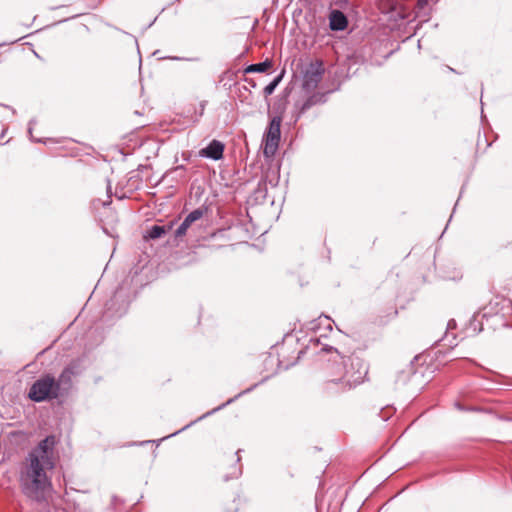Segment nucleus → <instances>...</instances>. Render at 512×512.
<instances>
[{
  "mask_svg": "<svg viewBox=\"0 0 512 512\" xmlns=\"http://www.w3.org/2000/svg\"><path fill=\"white\" fill-rule=\"evenodd\" d=\"M57 440L49 435L29 453L25 470L21 477L23 493L36 502H46L52 492V483L47 476V470L55 466L54 448Z\"/></svg>",
  "mask_w": 512,
  "mask_h": 512,
  "instance_id": "f257e3e1",
  "label": "nucleus"
},
{
  "mask_svg": "<svg viewBox=\"0 0 512 512\" xmlns=\"http://www.w3.org/2000/svg\"><path fill=\"white\" fill-rule=\"evenodd\" d=\"M332 354L324 369L323 392L329 396L351 390L362 383L368 373L365 362L359 357L342 356L333 347L322 348Z\"/></svg>",
  "mask_w": 512,
  "mask_h": 512,
  "instance_id": "f03ea898",
  "label": "nucleus"
},
{
  "mask_svg": "<svg viewBox=\"0 0 512 512\" xmlns=\"http://www.w3.org/2000/svg\"><path fill=\"white\" fill-rule=\"evenodd\" d=\"M60 396V383L54 376L46 374L38 378L28 391V398L33 402H44Z\"/></svg>",
  "mask_w": 512,
  "mask_h": 512,
  "instance_id": "7ed1b4c3",
  "label": "nucleus"
},
{
  "mask_svg": "<svg viewBox=\"0 0 512 512\" xmlns=\"http://www.w3.org/2000/svg\"><path fill=\"white\" fill-rule=\"evenodd\" d=\"M280 126L281 118L273 117L265 133L263 153L266 157L273 156L278 148L281 136Z\"/></svg>",
  "mask_w": 512,
  "mask_h": 512,
  "instance_id": "20e7f679",
  "label": "nucleus"
},
{
  "mask_svg": "<svg viewBox=\"0 0 512 512\" xmlns=\"http://www.w3.org/2000/svg\"><path fill=\"white\" fill-rule=\"evenodd\" d=\"M324 74V67L321 61H317L316 63H312L305 75H304V87L306 89H315L318 83L321 81L322 76Z\"/></svg>",
  "mask_w": 512,
  "mask_h": 512,
  "instance_id": "39448f33",
  "label": "nucleus"
},
{
  "mask_svg": "<svg viewBox=\"0 0 512 512\" xmlns=\"http://www.w3.org/2000/svg\"><path fill=\"white\" fill-rule=\"evenodd\" d=\"M204 210L201 208H197L190 212L183 222L178 226V228L175 230V238L181 239L187 234L188 229L191 227V225L201 219L203 217Z\"/></svg>",
  "mask_w": 512,
  "mask_h": 512,
  "instance_id": "423d86ee",
  "label": "nucleus"
},
{
  "mask_svg": "<svg viewBox=\"0 0 512 512\" xmlns=\"http://www.w3.org/2000/svg\"><path fill=\"white\" fill-rule=\"evenodd\" d=\"M224 149L225 145L221 141L214 139L207 147L199 151V155L217 161L223 158Z\"/></svg>",
  "mask_w": 512,
  "mask_h": 512,
  "instance_id": "0eeeda50",
  "label": "nucleus"
},
{
  "mask_svg": "<svg viewBox=\"0 0 512 512\" xmlns=\"http://www.w3.org/2000/svg\"><path fill=\"white\" fill-rule=\"evenodd\" d=\"M348 25L347 17L340 10H332L329 16V26L333 31H343Z\"/></svg>",
  "mask_w": 512,
  "mask_h": 512,
  "instance_id": "6e6552de",
  "label": "nucleus"
},
{
  "mask_svg": "<svg viewBox=\"0 0 512 512\" xmlns=\"http://www.w3.org/2000/svg\"><path fill=\"white\" fill-rule=\"evenodd\" d=\"M173 223L168 225H153L148 231V237L151 239H158L171 231Z\"/></svg>",
  "mask_w": 512,
  "mask_h": 512,
  "instance_id": "1a4fd4ad",
  "label": "nucleus"
},
{
  "mask_svg": "<svg viewBox=\"0 0 512 512\" xmlns=\"http://www.w3.org/2000/svg\"><path fill=\"white\" fill-rule=\"evenodd\" d=\"M272 67V61L266 59L263 62L251 64L245 68V73H254V72H266L268 69Z\"/></svg>",
  "mask_w": 512,
  "mask_h": 512,
  "instance_id": "9d476101",
  "label": "nucleus"
},
{
  "mask_svg": "<svg viewBox=\"0 0 512 512\" xmlns=\"http://www.w3.org/2000/svg\"><path fill=\"white\" fill-rule=\"evenodd\" d=\"M74 374H75L74 368L72 366H68L62 371L57 382H59L60 385L62 383H67L71 380V377Z\"/></svg>",
  "mask_w": 512,
  "mask_h": 512,
  "instance_id": "9b49d317",
  "label": "nucleus"
},
{
  "mask_svg": "<svg viewBox=\"0 0 512 512\" xmlns=\"http://www.w3.org/2000/svg\"><path fill=\"white\" fill-rule=\"evenodd\" d=\"M282 79V74L277 76L272 82L265 86L263 92L265 96L271 95Z\"/></svg>",
  "mask_w": 512,
  "mask_h": 512,
  "instance_id": "f8f14e48",
  "label": "nucleus"
},
{
  "mask_svg": "<svg viewBox=\"0 0 512 512\" xmlns=\"http://www.w3.org/2000/svg\"><path fill=\"white\" fill-rule=\"evenodd\" d=\"M55 512H68L65 508H60L55 504Z\"/></svg>",
  "mask_w": 512,
  "mask_h": 512,
  "instance_id": "ddd939ff",
  "label": "nucleus"
},
{
  "mask_svg": "<svg viewBox=\"0 0 512 512\" xmlns=\"http://www.w3.org/2000/svg\"><path fill=\"white\" fill-rule=\"evenodd\" d=\"M310 105H311V104H310V102H309V101H307V102L303 105V109H307V108H309V107H310Z\"/></svg>",
  "mask_w": 512,
  "mask_h": 512,
  "instance_id": "4468645a",
  "label": "nucleus"
},
{
  "mask_svg": "<svg viewBox=\"0 0 512 512\" xmlns=\"http://www.w3.org/2000/svg\"><path fill=\"white\" fill-rule=\"evenodd\" d=\"M233 401V399H229L226 404H229Z\"/></svg>",
  "mask_w": 512,
  "mask_h": 512,
  "instance_id": "2eb2a0df",
  "label": "nucleus"
},
{
  "mask_svg": "<svg viewBox=\"0 0 512 512\" xmlns=\"http://www.w3.org/2000/svg\"><path fill=\"white\" fill-rule=\"evenodd\" d=\"M328 329H329V330H331V329H332L331 324H328Z\"/></svg>",
  "mask_w": 512,
  "mask_h": 512,
  "instance_id": "dca6fc26",
  "label": "nucleus"
}]
</instances>
